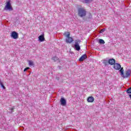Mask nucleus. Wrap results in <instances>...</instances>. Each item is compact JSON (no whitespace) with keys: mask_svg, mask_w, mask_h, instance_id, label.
I'll return each instance as SVG.
<instances>
[{"mask_svg":"<svg viewBox=\"0 0 131 131\" xmlns=\"http://www.w3.org/2000/svg\"><path fill=\"white\" fill-rule=\"evenodd\" d=\"M127 94H131V87L127 89L126 90Z\"/></svg>","mask_w":131,"mask_h":131,"instance_id":"nucleus-18","label":"nucleus"},{"mask_svg":"<svg viewBox=\"0 0 131 131\" xmlns=\"http://www.w3.org/2000/svg\"><path fill=\"white\" fill-rule=\"evenodd\" d=\"M52 60L54 61V62H56V61L59 60V58H58L57 56H53L52 57Z\"/></svg>","mask_w":131,"mask_h":131,"instance_id":"nucleus-16","label":"nucleus"},{"mask_svg":"<svg viewBox=\"0 0 131 131\" xmlns=\"http://www.w3.org/2000/svg\"><path fill=\"white\" fill-rule=\"evenodd\" d=\"M108 64L110 65H114L115 64V59L112 58L108 60Z\"/></svg>","mask_w":131,"mask_h":131,"instance_id":"nucleus-12","label":"nucleus"},{"mask_svg":"<svg viewBox=\"0 0 131 131\" xmlns=\"http://www.w3.org/2000/svg\"><path fill=\"white\" fill-rule=\"evenodd\" d=\"M98 42L100 45H104V43H105V41H104V40H103L102 39H99Z\"/></svg>","mask_w":131,"mask_h":131,"instance_id":"nucleus-14","label":"nucleus"},{"mask_svg":"<svg viewBox=\"0 0 131 131\" xmlns=\"http://www.w3.org/2000/svg\"><path fill=\"white\" fill-rule=\"evenodd\" d=\"M15 109V106H13L12 108L10 109V113H13L14 112V110Z\"/></svg>","mask_w":131,"mask_h":131,"instance_id":"nucleus-19","label":"nucleus"},{"mask_svg":"<svg viewBox=\"0 0 131 131\" xmlns=\"http://www.w3.org/2000/svg\"><path fill=\"white\" fill-rule=\"evenodd\" d=\"M119 72H120V75L121 76V77H123V78H128V77L130 76L131 71L129 69L126 71L124 74V70H123V68H122L119 70Z\"/></svg>","mask_w":131,"mask_h":131,"instance_id":"nucleus-1","label":"nucleus"},{"mask_svg":"<svg viewBox=\"0 0 131 131\" xmlns=\"http://www.w3.org/2000/svg\"><path fill=\"white\" fill-rule=\"evenodd\" d=\"M78 16L80 18H84L86 16V10L83 8H78L77 9Z\"/></svg>","mask_w":131,"mask_h":131,"instance_id":"nucleus-2","label":"nucleus"},{"mask_svg":"<svg viewBox=\"0 0 131 131\" xmlns=\"http://www.w3.org/2000/svg\"><path fill=\"white\" fill-rule=\"evenodd\" d=\"M29 66H33L34 65V63H33V61H32V60H29Z\"/></svg>","mask_w":131,"mask_h":131,"instance_id":"nucleus-17","label":"nucleus"},{"mask_svg":"<svg viewBox=\"0 0 131 131\" xmlns=\"http://www.w3.org/2000/svg\"><path fill=\"white\" fill-rule=\"evenodd\" d=\"M86 58H88L86 54H83L80 57V58L79 59V61H80V62H82V61H84V60H85Z\"/></svg>","mask_w":131,"mask_h":131,"instance_id":"nucleus-8","label":"nucleus"},{"mask_svg":"<svg viewBox=\"0 0 131 131\" xmlns=\"http://www.w3.org/2000/svg\"><path fill=\"white\" fill-rule=\"evenodd\" d=\"M10 36L12 38H13V39H17L19 37V35L16 31L12 32Z\"/></svg>","mask_w":131,"mask_h":131,"instance_id":"nucleus-6","label":"nucleus"},{"mask_svg":"<svg viewBox=\"0 0 131 131\" xmlns=\"http://www.w3.org/2000/svg\"><path fill=\"white\" fill-rule=\"evenodd\" d=\"M85 2V4H89L90 2H93V0H84Z\"/></svg>","mask_w":131,"mask_h":131,"instance_id":"nucleus-20","label":"nucleus"},{"mask_svg":"<svg viewBox=\"0 0 131 131\" xmlns=\"http://www.w3.org/2000/svg\"><path fill=\"white\" fill-rule=\"evenodd\" d=\"M45 34H42L38 37V40L42 42V41H45Z\"/></svg>","mask_w":131,"mask_h":131,"instance_id":"nucleus-10","label":"nucleus"},{"mask_svg":"<svg viewBox=\"0 0 131 131\" xmlns=\"http://www.w3.org/2000/svg\"><path fill=\"white\" fill-rule=\"evenodd\" d=\"M105 30H106V29H105V28L102 29V30H100V33H103V32H104V31H105Z\"/></svg>","mask_w":131,"mask_h":131,"instance_id":"nucleus-21","label":"nucleus"},{"mask_svg":"<svg viewBox=\"0 0 131 131\" xmlns=\"http://www.w3.org/2000/svg\"><path fill=\"white\" fill-rule=\"evenodd\" d=\"M60 103L62 106H66V99L64 98H61L60 99Z\"/></svg>","mask_w":131,"mask_h":131,"instance_id":"nucleus-9","label":"nucleus"},{"mask_svg":"<svg viewBox=\"0 0 131 131\" xmlns=\"http://www.w3.org/2000/svg\"><path fill=\"white\" fill-rule=\"evenodd\" d=\"M64 35L67 38L66 39V42L67 43H71L72 41H73V38L70 37V32H65L64 33Z\"/></svg>","mask_w":131,"mask_h":131,"instance_id":"nucleus-3","label":"nucleus"},{"mask_svg":"<svg viewBox=\"0 0 131 131\" xmlns=\"http://www.w3.org/2000/svg\"><path fill=\"white\" fill-rule=\"evenodd\" d=\"M80 42H81V40L79 39L75 41L74 49L76 51H80V46H79Z\"/></svg>","mask_w":131,"mask_h":131,"instance_id":"nucleus-4","label":"nucleus"},{"mask_svg":"<svg viewBox=\"0 0 131 131\" xmlns=\"http://www.w3.org/2000/svg\"><path fill=\"white\" fill-rule=\"evenodd\" d=\"M59 69H61V67H59Z\"/></svg>","mask_w":131,"mask_h":131,"instance_id":"nucleus-25","label":"nucleus"},{"mask_svg":"<svg viewBox=\"0 0 131 131\" xmlns=\"http://www.w3.org/2000/svg\"><path fill=\"white\" fill-rule=\"evenodd\" d=\"M90 18H92V15H90Z\"/></svg>","mask_w":131,"mask_h":131,"instance_id":"nucleus-24","label":"nucleus"},{"mask_svg":"<svg viewBox=\"0 0 131 131\" xmlns=\"http://www.w3.org/2000/svg\"><path fill=\"white\" fill-rule=\"evenodd\" d=\"M103 63L105 65V66H107L109 64V61H108V60L104 59L103 61Z\"/></svg>","mask_w":131,"mask_h":131,"instance_id":"nucleus-13","label":"nucleus"},{"mask_svg":"<svg viewBox=\"0 0 131 131\" xmlns=\"http://www.w3.org/2000/svg\"><path fill=\"white\" fill-rule=\"evenodd\" d=\"M87 101H88V103H93V102H94V101H95V98H94V97H93L92 96H90L88 98Z\"/></svg>","mask_w":131,"mask_h":131,"instance_id":"nucleus-11","label":"nucleus"},{"mask_svg":"<svg viewBox=\"0 0 131 131\" xmlns=\"http://www.w3.org/2000/svg\"><path fill=\"white\" fill-rule=\"evenodd\" d=\"M114 68L116 70H119L122 68H121V65H120V64L118 63H115V64H114Z\"/></svg>","mask_w":131,"mask_h":131,"instance_id":"nucleus-7","label":"nucleus"},{"mask_svg":"<svg viewBox=\"0 0 131 131\" xmlns=\"http://www.w3.org/2000/svg\"><path fill=\"white\" fill-rule=\"evenodd\" d=\"M4 10H5V11H13V8L11 6V3L10 1L7 2Z\"/></svg>","mask_w":131,"mask_h":131,"instance_id":"nucleus-5","label":"nucleus"},{"mask_svg":"<svg viewBox=\"0 0 131 131\" xmlns=\"http://www.w3.org/2000/svg\"><path fill=\"white\" fill-rule=\"evenodd\" d=\"M129 97L130 99H131V94L129 95Z\"/></svg>","mask_w":131,"mask_h":131,"instance_id":"nucleus-23","label":"nucleus"},{"mask_svg":"<svg viewBox=\"0 0 131 131\" xmlns=\"http://www.w3.org/2000/svg\"><path fill=\"white\" fill-rule=\"evenodd\" d=\"M29 68H26L24 70V72H25V71H27V70H28V69H29Z\"/></svg>","mask_w":131,"mask_h":131,"instance_id":"nucleus-22","label":"nucleus"},{"mask_svg":"<svg viewBox=\"0 0 131 131\" xmlns=\"http://www.w3.org/2000/svg\"><path fill=\"white\" fill-rule=\"evenodd\" d=\"M0 85L1 88H3V90H6V87L5 86V85H4V84L3 83V82L1 80H0Z\"/></svg>","mask_w":131,"mask_h":131,"instance_id":"nucleus-15","label":"nucleus"}]
</instances>
